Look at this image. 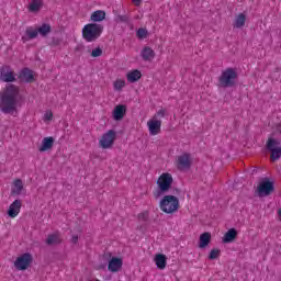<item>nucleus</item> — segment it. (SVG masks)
I'll use <instances>...</instances> for the list:
<instances>
[{
    "instance_id": "nucleus-23",
    "label": "nucleus",
    "mask_w": 281,
    "mask_h": 281,
    "mask_svg": "<svg viewBox=\"0 0 281 281\" xmlns=\"http://www.w3.org/2000/svg\"><path fill=\"white\" fill-rule=\"evenodd\" d=\"M37 36H38V29L30 26L25 30V33L22 36V41L25 43L27 41H32V38H36Z\"/></svg>"
},
{
    "instance_id": "nucleus-40",
    "label": "nucleus",
    "mask_w": 281,
    "mask_h": 281,
    "mask_svg": "<svg viewBox=\"0 0 281 281\" xmlns=\"http://www.w3.org/2000/svg\"><path fill=\"white\" fill-rule=\"evenodd\" d=\"M154 196H158V195L155 193Z\"/></svg>"
},
{
    "instance_id": "nucleus-28",
    "label": "nucleus",
    "mask_w": 281,
    "mask_h": 281,
    "mask_svg": "<svg viewBox=\"0 0 281 281\" xmlns=\"http://www.w3.org/2000/svg\"><path fill=\"white\" fill-rule=\"evenodd\" d=\"M43 8V0H31L29 3V12H40Z\"/></svg>"
},
{
    "instance_id": "nucleus-29",
    "label": "nucleus",
    "mask_w": 281,
    "mask_h": 281,
    "mask_svg": "<svg viewBox=\"0 0 281 281\" xmlns=\"http://www.w3.org/2000/svg\"><path fill=\"white\" fill-rule=\"evenodd\" d=\"M42 122L44 124H49L50 122H54V111H52V109L45 110L43 112Z\"/></svg>"
},
{
    "instance_id": "nucleus-37",
    "label": "nucleus",
    "mask_w": 281,
    "mask_h": 281,
    "mask_svg": "<svg viewBox=\"0 0 281 281\" xmlns=\"http://www.w3.org/2000/svg\"><path fill=\"white\" fill-rule=\"evenodd\" d=\"M147 218H148V211H145L138 214L139 221H146Z\"/></svg>"
},
{
    "instance_id": "nucleus-9",
    "label": "nucleus",
    "mask_w": 281,
    "mask_h": 281,
    "mask_svg": "<svg viewBox=\"0 0 281 281\" xmlns=\"http://www.w3.org/2000/svg\"><path fill=\"white\" fill-rule=\"evenodd\" d=\"M274 189L273 181L266 178L258 183L256 192L258 196H269Z\"/></svg>"
},
{
    "instance_id": "nucleus-7",
    "label": "nucleus",
    "mask_w": 281,
    "mask_h": 281,
    "mask_svg": "<svg viewBox=\"0 0 281 281\" xmlns=\"http://www.w3.org/2000/svg\"><path fill=\"white\" fill-rule=\"evenodd\" d=\"M32 262H34V256L32 252H23L15 257L13 267L16 271H27V269L32 267Z\"/></svg>"
},
{
    "instance_id": "nucleus-5",
    "label": "nucleus",
    "mask_w": 281,
    "mask_h": 281,
    "mask_svg": "<svg viewBox=\"0 0 281 281\" xmlns=\"http://www.w3.org/2000/svg\"><path fill=\"white\" fill-rule=\"evenodd\" d=\"M266 148L268 153H271L272 161L281 158V139L280 136L271 135L268 137L266 143Z\"/></svg>"
},
{
    "instance_id": "nucleus-13",
    "label": "nucleus",
    "mask_w": 281,
    "mask_h": 281,
    "mask_svg": "<svg viewBox=\"0 0 281 281\" xmlns=\"http://www.w3.org/2000/svg\"><path fill=\"white\" fill-rule=\"evenodd\" d=\"M177 166L180 170H188L192 166V156L190 154H182L177 158Z\"/></svg>"
},
{
    "instance_id": "nucleus-14",
    "label": "nucleus",
    "mask_w": 281,
    "mask_h": 281,
    "mask_svg": "<svg viewBox=\"0 0 281 281\" xmlns=\"http://www.w3.org/2000/svg\"><path fill=\"white\" fill-rule=\"evenodd\" d=\"M124 265V259L122 257H111L108 263V269L111 273H117Z\"/></svg>"
},
{
    "instance_id": "nucleus-24",
    "label": "nucleus",
    "mask_w": 281,
    "mask_h": 281,
    "mask_svg": "<svg viewBox=\"0 0 281 281\" xmlns=\"http://www.w3.org/2000/svg\"><path fill=\"white\" fill-rule=\"evenodd\" d=\"M35 74L34 71L25 68L20 72V80H22V82H34V78H35Z\"/></svg>"
},
{
    "instance_id": "nucleus-26",
    "label": "nucleus",
    "mask_w": 281,
    "mask_h": 281,
    "mask_svg": "<svg viewBox=\"0 0 281 281\" xmlns=\"http://www.w3.org/2000/svg\"><path fill=\"white\" fill-rule=\"evenodd\" d=\"M91 21H93L94 23H100L101 21H104V19H106V13L102 10H98V11H94L92 14H91Z\"/></svg>"
},
{
    "instance_id": "nucleus-27",
    "label": "nucleus",
    "mask_w": 281,
    "mask_h": 281,
    "mask_svg": "<svg viewBox=\"0 0 281 281\" xmlns=\"http://www.w3.org/2000/svg\"><path fill=\"white\" fill-rule=\"evenodd\" d=\"M247 21V15L245 13H239L235 18L234 27L240 29L245 27V23Z\"/></svg>"
},
{
    "instance_id": "nucleus-34",
    "label": "nucleus",
    "mask_w": 281,
    "mask_h": 281,
    "mask_svg": "<svg viewBox=\"0 0 281 281\" xmlns=\"http://www.w3.org/2000/svg\"><path fill=\"white\" fill-rule=\"evenodd\" d=\"M136 36L140 40L148 38V30L138 29L137 32H136Z\"/></svg>"
},
{
    "instance_id": "nucleus-1",
    "label": "nucleus",
    "mask_w": 281,
    "mask_h": 281,
    "mask_svg": "<svg viewBox=\"0 0 281 281\" xmlns=\"http://www.w3.org/2000/svg\"><path fill=\"white\" fill-rule=\"evenodd\" d=\"M19 87L9 85L0 92V111L9 115H16L19 113Z\"/></svg>"
},
{
    "instance_id": "nucleus-32",
    "label": "nucleus",
    "mask_w": 281,
    "mask_h": 281,
    "mask_svg": "<svg viewBox=\"0 0 281 281\" xmlns=\"http://www.w3.org/2000/svg\"><path fill=\"white\" fill-rule=\"evenodd\" d=\"M217 258H221V249L218 248L211 249L209 254V260H216Z\"/></svg>"
},
{
    "instance_id": "nucleus-16",
    "label": "nucleus",
    "mask_w": 281,
    "mask_h": 281,
    "mask_svg": "<svg viewBox=\"0 0 281 281\" xmlns=\"http://www.w3.org/2000/svg\"><path fill=\"white\" fill-rule=\"evenodd\" d=\"M157 56V53H155V49L150 46H144L140 49V57L145 63H153Z\"/></svg>"
},
{
    "instance_id": "nucleus-18",
    "label": "nucleus",
    "mask_w": 281,
    "mask_h": 281,
    "mask_svg": "<svg viewBox=\"0 0 281 281\" xmlns=\"http://www.w3.org/2000/svg\"><path fill=\"white\" fill-rule=\"evenodd\" d=\"M54 142H56V139H54V137L52 136L44 137L38 146V151L48 153V150H52V148H54Z\"/></svg>"
},
{
    "instance_id": "nucleus-10",
    "label": "nucleus",
    "mask_w": 281,
    "mask_h": 281,
    "mask_svg": "<svg viewBox=\"0 0 281 281\" xmlns=\"http://www.w3.org/2000/svg\"><path fill=\"white\" fill-rule=\"evenodd\" d=\"M147 131L151 137H155L161 133V119H157V116H151L147 121Z\"/></svg>"
},
{
    "instance_id": "nucleus-4",
    "label": "nucleus",
    "mask_w": 281,
    "mask_h": 281,
    "mask_svg": "<svg viewBox=\"0 0 281 281\" xmlns=\"http://www.w3.org/2000/svg\"><path fill=\"white\" fill-rule=\"evenodd\" d=\"M236 80H238V70H236V68H226L218 77V85L220 87L227 89L229 87H234L236 85Z\"/></svg>"
},
{
    "instance_id": "nucleus-12",
    "label": "nucleus",
    "mask_w": 281,
    "mask_h": 281,
    "mask_svg": "<svg viewBox=\"0 0 281 281\" xmlns=\"http://www.w3.org/2000/svg\"><path fill=\"white\" fill-rule=\"evenodd\" d=\"M21 207H23V202L19 199L14 200L7 210L9 218H16L21 214Z\"/></svg>"
},
{
    "instance_id": "nucleus-8",
    "label": "nucleus",
    "mask_w": 281,
    "mask_h": 281,
    "mask_svg": "<svg viewBox=\"0 0 281 281\" xmlns=\"http://www.w3.org/2000/svg\"><path fill=\"white\" fill-rule=\"evenodd\" d=\"M172 183H175V178L172 177V173L170 172H162L158 177L156 181V186L159 190V192H170L172 188Z\"/></svg>"
},
{
    "instance_id": "nucleus-15",
    "label": "nucleus",
    "mask_w": 281,
    "mask_h": 281,
    "mask_svg": "<svg viewBox=\"0 0 281 281\" xmlns=\"http://www.w3.org/2000/svg\"><path fill=\"white\" fill-rule=\"evenodd\" d=\"M153 260L154 265L156 266L157 269H159V271H164V269L168 267V256L161 252L154 255Z\"/></svg>"
},
{
    "instance_id": "nucleus-21",
    "label": "nucleus",
    "mask_w": 281,
    "mask_h": 281,
    "mask_svg": "<svg viewBox=\"0 0 281 281\" xmlns=\"http://www.w3.org/2000/svg\"><path fill=\"white\" fill-rule=\"evenodd\" d=\"M124 115H126V105L119 104V105L114 106L112 116H113V120H115V122H120V121L124 120Z\"/></svg>"
},
{
    "instance_id": "nucleus-20",
    "label": "nucleus",
    "mask_w": 281,
    "mask_h": 281,
    "mask_svg": "<svg viewBox=\"0 0 281 281\" xmlns=\"http://www.w3.org/2000/svg\"><path fill=\"white\" fill-rule=\"evenodd\" d=\"M238 238V231L236 228H229L222 237V243L224 245H229V243H234Z\"/></svg>"
},
{
    "instance_id": "nucleus-30",
    "label": "nucleus",
    "mask_w": 281,
    "mask_h": 281,
    "mask_svg": "<svg viewBox=\"0 0 281 281\" xmlns=\"http://www.w3.org/2000/svg\"><path fill=\"white\" fill-rule=\"evenodd\" d=\"M47 245H58L60 243V234L55 233L47 237L46 239Z\"/></svg>"
},
{
    "instance_id": "nucleus-31",
    "label": "nucleus",
    "mask_w": 281,
    "mask_h": 281,
    "mask_svg": "<svg viewBox=\"0 0 281 281\" xmlns=\"http://www.w3.org/2000/svg\"><path fill=\"white\" fill-rule=\"evenodd\" d=\"M52 27L48 24H43L37 29V34H41V36H47L49 34Z\"/></svg>"
},
{
    "instance_id": "nucleus-6",
    "label": "nucleus",
    "mask_w": 281,
    "mask_h": 281,
    "mask_svg": "<svg viewBox=\"0 0 281 281\" xmlns=\"http://www.w3.org/2000/svg\"><path fill=\"white\" fill-rule=\"evenodd\" d=\"M117 139V132L115 130H108L99 137V148L102 150H111L115 146Z\"/></svg>"
},
{
    "instance_id": "nucleus-22",
    "label": "nucleus",
    "mask_w": 281,
    "mask_h": 281,
    "mask_svg": "<svg viewBox=\"0 0 281 281\" xmlns=\"http://www.w3.org/2000/svg\"><path fill=\"white\" fill-rule=\"evenodd\" d=\"M126 80L130 83L139 82L142 80V70L139 69H132L126 72Z\"/></svg>"
},
{
    "instance_id": "nucleus-39",
    "label": "nucleus",
    "mask_w": 281,
    "mask_h": 281,
    "mask_svg": "<svg viewBox=\"0 0 281 281\" xmlns=\"http://www.w3.org/2000/svg\"><path fill=\"white\" fill-rule=\"evenodd\" d=\"M72 243H78V236L72 237Z\"/></svg>"
},
{
    "instance_id": "nucleus-11",
    "label": "nucleus",
    "mask_w": 281,
    "mask_h": 281,
    "mask_svg": "<svg viewBox=\"0 0 281 281\" xmlns=\"http://www.w3.org/2000/svg\"><path fill=\"white\" fill-rule=\"evenodd\" d=\"M21 194H25V182L18 178L11 182V196H21Z\"/></svg>"
},
{
    "instance_id": "nucleus-36",
    "label": "nucleus",
    "mask_w": 281,
    "mask_h": 281,
    "mask_svg": "<svg viewBox=\"0 0 281 281\" xmlns=\"http://www.w3.org/2000/svg\"><path fill=\"white\" fill-rule=\"evenodd\" d=\"M276 137H278V135L281 136V123L277 124L276 127H274V132L273 134Z\"/></svg>"
},
{
    "instance_id": "nucleus-2",
    "label": "nucleus",
    "mask_w": 281,
    "mask_h": 281,
    "mask_svg": "<svg viewBox=\"0 0 281 281\" xmlns=\"http://www.w3.org/2000/svg\"><path fill=\"white\" fill-rule=\"evenodd\" d=\"M102 32H104L102 24L89 23L83 26L82 36L87 43H93V41H98L102 36Z\"/></svg>"
},
{
    "instance_id": "nucleus-25",
    "label": "nucleus",
    "mask_w": 281,
    "mask_h": 281,
    "mask_svg": "<svg viewBox=\"0 0 281 281\" xmlns=\"http://www.w3.org/2000/svg\"><path fill=\"white\" fill-rule=\"evenodd\" d=\"M112 85H113L114 91H119V92L124 91V89L126 88V79L116 78Z\"/></svg>"
},
{
    "instance_id": "nucleus-19",
    "label": "nucleus",
    "mask_w": 281,
    "mask_h": 281,
    "mask_svg": "<svg viewBox=\"0 0 281 281\" xmlns=\"http://www.w3.org/2000/svg\"><path fill=\"white\" fill-rule=\"evenodd\" d=\"M210 243H212V233L204 232L199 237V249H207L210 247Z\"/></svg>"
},
{
    "instance_id": "nucleus-38",
    "label": "nucleus",
    "mask_w": 281,
    "mask_h": 281,
    "mask_svg": "<svg viewBox=\"0 0 281 281\" xmlns=\"http://www.w3.org/2000/svg\"><path fill=\"white\" fill-rule=\"evenodd\" d=\"M133 3H135L136 5H139V3H142V0H132Z\"/></svg>"
},
{
    "instance_id": "nucleus-17",
    "label": "nucleus",
    "mask_w": 281,
    "mask_h": 281,
    "mask_svg": "<svg viewBox=\"0 0 281 281\" xmlns=\"http://www.w3.org/2000/svg\"><path fill=\"white\" fill-rule=\"evenodd\" d=\"M0 80H2L3 82H14L16 78L14 77V71H12V68L3 66L0 69Z\"/></svg>"
},
{
    "instance_id": "nucleus-35",
    "label": "nucleus",
    "mask_w": 281,
    "mask_h": 281,
    "mask_svg": "<svg viewBox=\"0 0 281 281\" xmlns=\"http://www.w3.org/2000/svg\"><path fill=\"white\" fill-rule=\"evenodd\" d=\"M166 111L164 109H160L157 111V113L153 117H157V120H161V117H165Z\"/></svg>"
},
{
    "instance_id": "nucleus-33",
    "label": "nucleus",
    "mask_w": 281,
    "mask_h": 281,
    "mask_svg": "<svg viewBox=\"0 0 281 281\" xmlns=\"http://www.w3.org/2000/svg\"><path fill=\"white\" fill-rule=\"evenodd\" d=\"M89 54L91 58H100L102 56V48L101 47H95L89 50Z\"/></svg>"
},
{
    "instance_id": "nucleus-3",
    "label": "nucleus",
    "mask_w": 281,
    "mask_h": 281,
    "mask_svg": "<svg viewBox=\"0 0 281 281\" xmlns=\"http://www.w3.org/2000/svg\"><path fill=\"white\" fill-rule=\"evenodd\" d=\"M159 207L165 214H175L179 212V198H177V195L167 194L159 201Z\"/></svg>"
}]
</instances>
